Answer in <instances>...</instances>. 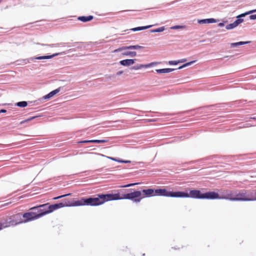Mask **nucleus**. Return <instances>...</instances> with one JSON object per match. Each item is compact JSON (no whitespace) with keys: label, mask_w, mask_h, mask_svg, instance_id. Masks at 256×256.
<instances>
[{"label":"nucleus","mask_w":256,"mask_h":256,"mask_svg":"<svg viewBox=\"0 0 256 256\" xmlns=\"http://www.w3.org/2000/svg\"><path fill=\"white\" fill-rule=\"evenodd\" d=\"M120 198L118 194H98L97 197L82 198L80 200H73V206H98L104 204L105 202L113 200H118Z\"/></svg>","instance_id":"nucleus-1"},{"label":"nucleus","mask_w":256,"mask_h":256,"mask_svg":"<svg viewBox=\"0 0 256 256\" xmlns=\"http://www.w3.org/2000/svg\"><path fill=\"white\" fill-rule=\"evenodd\" d=\"M178 194L181 195L178 196V198H200V199H217L219 198L218 194L214 192H209L206 193L202 194L199 190H191L190 193H186L184 192H178Z\"/></svg>","instance_id":"nucleus-2"},{"label":"nucleus","mask_w":256,"mask_h":256,"mask_svg":"<svg viewBox=\"0 0 256 256\" xmlns=\"http://www.w3.org/2000/svg\"><path fill=\"white\" fill-rule=\"evenodd\" d=\"M48 205V204H43L38 206L31 208L30 210H34L35 212H25L22 214L24 223L38 219L44 216L42 211L43 210L39 208H44Z\"/></svg>","instance_id":"nucleus-3"},{"label":"nucleus","mask_w":256,"mask_h":256,"mask_svg":"<svg viewBox=\"0 0 256 256\" xmlns=\"http://www.w3.org/2000/svg\"><path fill=\"white\" fill-rule=\"evenodd\" d=\"M236 198H232L233 201H252V191L242 190L235 192Z\"/></svg>","instance_id":"nucleus-4"},{"label":"nucleus","mask_w":256,"mask_h":256,"mask_svg":"<svg viewBox=\"0 0 256 256\" xmlns=\"http://www.w3.org/2000/svg\"><path fill=\"white\" fill-rule=\"evenodd\" d=\"M119 195L120 198L119 200L122 199H126V200H130L134 202H139L142 200V192L141 191H134V192L128 193L126 194H124L122 196H120V194H118Z\"/></svg>","instance_id":"nucleus-5"},{"label":"nucleus","mask_w":256,"mask_h":256,"mask_svg":"<svg viewBox=\"0 0 256 256\" xmlns=\"http://www.w3.org/2000/svg\"><path fill=\"white\" fill-rule=\"evenodd\" d=\"M72 202H66L65 203L63 202H60L58 204H54L50 205L48 207V210H46L45 209H42L43 210L42 211V214L44 216L50 214L52 212H54V210H56L57 209L64 207V206H72Z\"/></svg>","instance_id":"nucleus-6"},{"label":"nucleus","mask_w":256,"mask_h":256,"mask_svg":"<svg viewBox=\"0 0 256 256\" xmlns=\"http://www.w3.org/2000/svg\"><path fill=\"white\" fill-rule=\"evenodd\" d=\"M178 192H168L166 190L163 188L154 190V196H164L167 197L178 198Z\"/></svg>","instance_id":"nucleus-7"},{"label":"nucleus","mask_w":256,"mask_h":256,"mask_svg":"<svg viewBox=\"0 0 256 256\" xmlns=\"http://www.w3.org/2000/svg\"><path fill=\"white\" fill-rule=\"evenodd\" d=\"M9 226H16L18 224L24 223L22 214L18 213L10 216L8 218Z\"/></svg>","instance_id":"nucleus-8"},{"label":"nucleus","mask_w":256,"mask_h":256,"mask_svg":"<svg viewBox=\"0 0 256 256\" xmlns=\"http://www.w3.org/2000/svg\"><path fill=\"white\" fill-rule=\"evenodd\" d=\"M141 192L142 200L145 198L154 196V190L152 188L143 190Z\"/></svg>","instance_id":"nucleus-9"},{"label":"nucleus","mask_w":256,"mask_h":256,"mask_svg":"<svg viewBox=\"0 0 256 256\" xmlns=\"http://www.w3.org/2000/svg\"><path fill=\"white\" fill-rule=\"evenodd\" d=\"M142 48V46H138V45L124 46H122L116 49L115 50H114V52H120V51H122L124 50H138V49H140Z\"/></svg>","instance_id":"nucleus-10"},{"label":"nucleus","mask_w":256,"mask_h":256,"mask_svg":"<svg viewBox=\"0 0 256 256\" xmlns=\"http://www.w3.org/2000/svg\"><path fill=\"white\" fill-rule=\"evenodd\" d=\"M135 60L132 59H126L120 60V64L124 66H129L133 64L134 63Z\"/></svg>","instance_id":"nucleus-11"},{"label":"nucleus","mask_w":256,"mask_h":256,"mask_svg":"<svg viewBox=\"0 0 256 256\" xmlns=\"http://www.w3.org/2000/svg\"><path fill=\"white\" fill-rule=\"evenodd\" d=\"M108 140H84L83 142H84V143H97V144H100V143H104L108 142Z\"/></svg>","instance_id":"nucleus-12"},{"label":"nucleus","mask_w":256,"mask_h":256,"mask_svg":"<svg viewBox=\"0 0 256 256\" xmlns=\"http://www.w3.org/2000/svg\"><path fill=\"white\" fill-rule=\"evenodd\" d=\"M94 18V16H81L78 17V19L79 20H80L82 22H86L88 21L92 20Z\"/></svg>","instance_id":"nucleus-13"},{"label":"nucleus","mask_w":256,"mask_h":256,"mask_svg":"<svg viewBox=\"0 0 256 256\" xmlns=\"http://www.w3.org/2000/svg\"><path fill=\"white\" fill-rule=\"evenodd\" d=\"M174 70V68H162V69H158L156 70V72L158 74H166Z\"/></svg>","instance_id":"nucleus-14"},{"label":"nucleus","mask_w":256,"mask_h":256,"mask_svg":"<svg viewBox=\"0 0 256 256\" xmlns=\"http://www.w3.org/2000/svg\"><path fill=\"white\" fill-rule=\"evenodd\" d=\"M60 91V88H58L52 92H50L48 94L46 95L44 98H50L58 94Z\"/></svg>","instance_id":"nucleus-15"},{"label":"nucleus","mask_w":256,"mask_h":256,"mask_svg":"<svg viewBox=\"0 0 256 256\" xmlns=\"http://www.w3.org/2000/svg\"><path fill=\"white\" fill-rule=\"evenodd\" d=\"M216 22V20L212 18L202 20L199 21V23H200V24H210V23Z\"/></svg>","instance_id":"nucleus-16"},{"label":"nucleus","mask_w":256,"mask_h":256,"mask_svg":"<svg viewBox=\"0 0 256 256\" xmlns=\"http://www.w3.org/2000/svg\"><path fill=\"white\" fill-rule=\"evenodd\" d=\"M106 158L108 159H110L112 160H114V161H115V162H120V163H126V164H127V163H130L131 162L130 160H118V159H116V158H112V157H110V156H106Z\"/></svg>","instance_id":"nucleus-17"},{"label":"nucleus","mask_w":256,"mask_h":256,"mask_svg":"<svg viewBox=\"0 0 256 256\" xmlns=\"http://www.w3.org/2000/svg\"><path fill=\"white\" fill-rule=\"evenodd\" d=\"M152 26V25L147 26H145L136 27V28H132V30L134 32L141 30H144Z\"/></svg>","instance_id":"nucleus-18"},{"label":"nucleus","mask_w":256,"mask_h":256,"mask_svg":"<svg viewBox=\"0 0 256 256\" xmlns=\"http://www.w3.org/2000/svg\"><path fill=\"white\" fill-rule=\"evenodd\" d=\"M250 43V42H238L231 43L230 45L232 47L238 46H239L243 45Z\"/></svg>","instance_id":"nucleus-19"},{"label":"nucleus","mask_w":256,"mask_h":256,"mask_svg":"<svg viewBox=\"0 0 256 256\" xmlns=\"http://www.w3.org/2000/svg\"><path fill=\"white\" fill-rule=\"evenodd\" d=\"M226 199H228L230 200H232V198H236L235 196V192H230V193L228 194L226 196L225 198Z\"/></svg>","instance_id":"nucleus-20"},{"label":"nucleus","mask_w":256,"mask_h":256,"mask_svg":"<svg viewBox=\"0 0 256 256\" xmlns=\"http://www.w3.org/2000/svg\"><path fill=\"white\" fill-rule=\"evenodd\" d=\"M124 56H130L132 57L135 56L136 55V52H127L122 54Z\"/></svg>","instance_id":"nucleus-21"},{"label":"nucleus","mask_w":256,"mask_h":256,"mask_svg":"<svg viewBox=\"0 0 256 256\" xmlns=\"http://www.w3.org/2000/svg\"><path fill=\"white\" fill-rule=\"evenodd\" d=\"M58 54H54L51 55V56H38L36 58L38 60L48 59V58H52L53 56H57Z\"/></svg>","instance_id":"nucleus-22"},{"label":"nucleus","mask_w":256,"mask_h":256,"mask_svg":"<svg viewBox=\"0 0 256 256\" xmlns=\"http://www.w3.org/2000/svg\"><path fill=\"white\" fill-rule=\"evenodd\" d=\"M256 12V10H252L247 12H246L245 13H244V14H242L239 15L238 16V18H241V17H244V16H246V15L252 14V13H253L254 12Z\"/></svg>","instance_id":"nucleus-23"},{"label":"nucleus","mask_w":256,"mask_h":256,"mask_svg":"<svg viewBox=\"0 0 256 256\" xmlns=\"http://www.w3.org/2000/svg\"><path fill=\"white\" fill-rule=\"evenodd\" d=\"M37 117H38V116H34L30 117L26 120L21 121L20 122V124H24L26 122H28L34 119L35 118H36Z\"/></svg>","instance_id":"nucleus-24"},{"label":"nucleus","mask_w":256,"mask_h":256,"mask_svg":"<svg viewBox=\"0 0 256 256\" xmlns=\"http://www.w3.org/2000/svg\"><path fill=\"white\" fill-rule=\"evenodd\" d=\"M16 105L18 106L24 108V107H26L28 105V103L26 102L22 101V102H18Z\"/></svg>","instance_id":"nucleus-25"},{"label":"nucleus","mask_w":256,"mask_h":256,"mask_svg":"<svg viewBox=\"0 0 256 256\" xmlns=\"http://www.w3.org/2000/svg\"><path fill=\"white\" fill-rule=\"evenodd\" d=\"M164 30V26L160 27L155 30H151L152 32H162Z\"/></svg>","instance_id":"nucleus-26"},{"label":"nucleus","mask_w":256,"mask_h":256,"mask_svg":"<svg viewBox=\"0 0 256 256\" xmlns=\"http://www.w3.org/2000/svg\"><path fill=\"white\" fill-rule=\"evenodd\" d=\"M236 24L234 22L233 23L228 24L226 26V28L227 30H230V29H232V28H236Z\"/></svg>","instance_id":"nucleus-27"},{"label":"nucleus","mask_w":256,"mask_h":256,"mask_svg":"<svg viewBox=\"0 0 256 256\" xmlns=\"http://www.w3.org/2000/svg\"><path fill=\"white\" fill-rule=\"evenodd\" d=\"M195 61H192V62H187L183 65H182V66H180L178 69L180 70V69H182L184 68H185L187 66H190V64H193Z\"/></svg>","instance_id":"nucleus-28"},{"label":"nucleus","mask_w":256,"mask_h":256,"mask_svg":"<svg viewBox=\"0 0 256 256\" xmlns=\"http://www.w3.org/2000/svg\"><path fill=\"white\" fill-rule=\"evenodd\" d=\"M244 21V20L242 18H238L235 22H234L236 26H237L239 24L242 23Z\"/></svg>","instance_id":"nucleus-29"},{"label":"nucleus","mask_w":256,"mask_h":256,"mask_svg":"<svg viewBox=\"0 0 256 256\" xmlns=\"http://www.w3.org/2000/svg\"><path fill=\"white\" fill-rule=\"evenodd\" d=\"M138 184V183L130 184H126V185L120 186V188L130 187V186H134V185H136Z\"/></svg>","instance_id":"nucleus-30"},{"label":"nucleus","mask_w":256,"mask_h":256,"mask_svg":"<svg viewBox=\"0 0 256 256\" xmlns=\"http://www.w3.org/2000/svg\"><path fill=\"white\" fill-rule=\"evenodd\" d=\"M70 195H71V194H66L62 195V196L54 198V200H58V199L65 197L66 196H70Z\"/></svg>","instance_id":"nucleus-31"},{"label":"nucleus","mask_w":256,"mask_h":256,"mask_svg":"<svg viewBox=\"0 0 256 256\" xmlns=\"http://www.w3.org/2000/svg\"><path fill=\"white\" fill-rule=\"evenodd\" d=\"M150 65H146V66H144V65H140L139 66H138V67H135L134 66L132 68L133 69H134V70H138V69H140V68H147L148 66H149Z\"/></svg>","instance_id":"nucleus-32"},{"label":"nucleus","mask_w":256,"mask_h":256,"mask_svg":"<svg viewBox=\"0 0 256 256\" xmlns=\"http://www.w3.org/2000/svg\"><path fill=\"white\" fill-rule=\"evenodd\" d=\"M168 64L170 65H176L178 64V62L176 60H170L168 62Z\"/></svg>","instance_id":"nucleus-33"},{"label":"nucleus","mask_w":256,"mask_h":256,"mask_svg":"<svg viewBox=\"0 0 256 256\" xmlns=\"http://www.w3.org/2000/svg\"><path fill=\"white\" fill-rule=\"evenodd\" d=\"M252 198H254L253 200H256V190H252Z\"/></svg>","instance_id":"nucleus-34"},{"label":"nucleus","mask_w":256,"mask_h":256,"mask_svg":"<svg viewBox=\"0 0 256 256\" xmlns=\"http://www.w3.org/2000/svg\"><path fill=\"white\" fill-rule=\"evenodd\" d=\"M250 18L251 20H256V14L250 15Z\"/></svg>","instance_id":"nucleus-35"},{"label":"nucleus","mask_w":256,"mask_h":256,"mask_svg":"<svg viewBox=\"0 0 256 256\" xmlns=\"http://www.w3.org/2000/svg\"><path fill=\"white\" fill-rule=\"evenodd\" d=\"M186 61V59H182L178 60V63H182L185 62Z\"/></svg>","instance_id":"nucleus-36"},{"label":"nucleus","mask_w":256,"mask_h":256,"mask_svg":"<svg viewBox=\"0 0 256 256\" xmlns=\"http://www.w3.org/2000/svg\"><path fill=\"white\" fill-rule=\"evenodd\" d=\"M122 73H123V71H122V70L119 71V72H117L116 74L118 76H120V75L122 74Z\"/></svg>","instance_id":"nucleus-37"},{"label":"nucleus","mask_w":256,"mask_h":256,"mask_svg":"<svg viewBox=\"0 0 256 256\" xmlns=\"http://www.w3.org/2000/svg\"><path fill=\"white\" fill-rule=\"evenodd\" d=\"M180 28V26H174L172 28V29H177V28Z\"/></svg>","instance_id":"nucleus-38"},{"label":"nucleus","mask_w":256,"mask_h":256,"mask_svg":"<svg viewBox=\"0 0 256 256\" xmlns=\"http://www.w3.org/2000/svg\"><path fill=\"white\" fill-rule=\"evenodd\" d=\"M6 110H0V113H6Z\"/></svg>","instance_id":"nucleus-39"},{"label":"nucleus","mask_w":256,"mask_h":256,"mask_svg":"<svg viewBox=\"0 0 256 256\" xmlns=\"http://www.w3.org/2000/svg\"><path fill=\"white\" fill-rule=\"evenodd\" d=\"M224 25V24H223V23H220V24H218V26H223Z\"/></svg>","instance_id":"nucleus-40"},{"label":"nucleus","mask_w":256,"mask_h":256,"mask_svg":"<svg viewBox=\"0 0 256 256\" xmlns=\"http://www.w3.org/2000/svg\"><path fill=\"white\" fill-rule=\"evenodd\" d=\"M8 204H5L3 205V206H6Z\"/></svg>","instance_id":"nucleus-41"},{"label":"nucleus","mask_w":256,"mask_h":256,"mask_svg":"<svg viewBox=\"0 0 256 256\" xmlns=\"http://www.w3.org/2000/svg\"><path fill=\"white\" fill-rule=\"evenodd\" d=\"M101 156H104V154H101Z\"/></svg>","instance_id":"nucleus-42"},{"label":"nucleus","mask_w":256,"mask_h":256,"mask_svg":"<svg viewBox=\"0 0 256 256\" xmlns=\"http://www.w3.org/2000/svg\"><path fill=\"white\" fill-rule=\"evenodd\" d=\"M2 0H0V2H1Z\"/></svg>","instance_id":"nucleus-43"},{"label":"nucleus","mask_w":256,"mask_h":256,"mask_svg":"<svg viewBox=\"0 0 256 256\" xmlns=\"http://www.w3.org/2000/svg\"><path fill=\"white\" fill-rule=\"evenodd\" d=\"M1 229V228L0 227V230Z\"/></svg>","instance_id":"nucleus-44"},{"label":"nucleus","mask_w":256,"mask_h":256,"mask_svg":"<svg viewBox=\"0 0 256 256\" xmlns=\"http://www.w3.org/2000/svg\"><path fill=\"white\" fill-rule=\"evenodd\" d=\"M1 96V95L0 94V96Z\"/></svg>","instance_id":"nucleus-45"}]
</instances>
